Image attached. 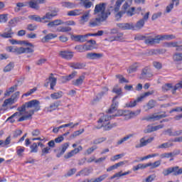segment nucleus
<instances>
[{"label":"nucleus","mask_w":182,"mask_h":182,"mask_svg":"<svg viewBox=\"0 0 182 182\" xmlns=\"http://www.w3.org/2000/svg\"><path fill=\"white\" fill-rule=\"evenodd\" d=\"M21 21V18L18 17L14 18L13 19L9 21V26L4 29V32L0 34L1 38H4V39H8L12 38L14 36V31H12V28L14 26H16V23Z\"/></svg>","instance_id":"obj_1"},{"label":"nucleus","mask_w":182,"mask_h":182,"mask_svg":"<svg viewBox=\"0 0 182 182\" xmlns=\"http://www.w3.org/2000/svg\"><path fill=\"white\" fill-rule=\"evenodd\" d=\"M26 109H33L30 110V112H33V114H35V112H39L41 110V102L38 100H32L25 102L21 106V108H20L21 112H26Z\"/></svg>","instance_id":"obj_2"},{"label":"nucleus","mask_w":182,"mask_h":182,"mask_svg":"<svg viewBox=\"0 0 182 182\" xmlns=\"http://www.w3.org/2000/svg\"><path fill=\"white\" fill-rule=\"evenodd\" d=\"M94 15H97V16H100V18L107 20V18H109V15H110V12L106 11L105 3H100L95 6Z\"/></svg>","instance_id":"obj_3"},{"label":"nucleus","mask_w":182,"mask_h":182,"mask_svg":"<svg viewBox=\"0 0 182 182\" xmlns=\"http://www.w3.org/2000/svg\"><path fill=\"white\" fill-rule=\"evenodd\" d=\"M109 120H112V116L104 115L98 120V123H102V127L104 128V130L105 132L112 130L113 127H116V126H117V124L116 123L110 124V122H109Z\"/></svg>","instance_id":"obj_4"},{"label":"nucleus","mask_w":182,"mask_h":182,"mask_svg":"<svg viewBox=\"0 0 182 182\" xmlns=\"http://www.w3.org/2000/svg\"><path fill=\"white\" fill-rule=\"evenodd\" d=\"M172 39H176V36L173 34L169 35H158L154 37V39L151 41V43H160L161 41H172Z\"/></svg>","instance_id":"obj_5"},{"label":"nucleus","mask_w":182,"mask_h":182,"mask_svg":"<svg viewBox=\"0 0 182 182\" xmlns=\"http://www.w3.org/2000/svg\"><path fill=\"white\" fill-rule=\"evenodd\" d=\"M46 83L44 84L45 87H48L50 84V90H55V86H56V82H58V79L53 77V73H50L48 78L46 80Z\"/></svg>","instance_id":"obj_6"},{"label":"nucleus","mask_w":182,"mask_h":182,"mask_svg":"<svg viewBox=\"0 0 182 182\" xmlns=\"http://www.w3.org/2000/svg\"><path fill=\"white\" fill-rule=\"evenodd\" d=\"M136 41H143L144 40V43L146 45H148V46H153V45H155V43H151L153 40H154V38L151 36H139L137 37H135Z\"/></svg>","instance_id":"obj_7"},{"label":"nucleus","mask_w":182,"mask_h":182,"mask_svg":"<svg viewBox=\"0 0 182 182\" xmlns=\"http://www.w3.org/2000/svg\"><path fill=\"white\" fill-rule=\"evenodd\" d=\"M164 117H167V114L164 112L162 114H157V113H154L151 116L143 117L141 120H146V122H149V120H152V122H156L157 120H160V119H164Z\"/></svg>","instance_id":"obj_8"},{"label":"nucleus","mask_w":182,"mask_h":182,"mask_svg":"<svg viewBox=\"0 0 182 182\" xmlns=\"http://www.w3.org/2000/svg\"><path fill=\"white\" fill-rule=\"evenodd\" d=\"M105 21H107L105 18L97 16L90 20L89 26H90V28H95V26H100V25H102V22H105Z\"/></svg>","instance_id":"obj_9"},{"label":"nucleus","mask_w":182,"mask_h":182,"mask_svg":"<svg viewBox=\"0 0 182 182\" xmlns=\"http://www.w3.org/2000/svg\"><path fill=\"white\" fill-rule=\"evenodd\" d=\"M48 146L41 150V156H46L50 153V149H53L55 146V141L51 140L48 143Z\"/></svg>","instance_id":"obj_10"},{"label":"nucleus","mask_w":182,"mask_h":182,"mask_svg":"<svg viewBox=\"0 0 182 182\" xmlns=\"http://www.w3.org/2000/svg\"><path fill=\"white\" fill-rule=\"evenodd\" d=\"M46 2V0H31L28 5L30 8H32V9H36V11H38L40 6L39 4H45Z\"/></svg>","instance_id":"obj_11"},{"label":"nucleus","mask_w":182,"mask_h":182,"mask_svg":"<svg viewBox=\"0 0 182 182\" xmlns=\"http://www.w3.org/2000/svg\"><path fill=\"white\" fill-rule=\"evenodd\" d=\"M73 52L68 50L60 51L59 56H60V58H62L63 59L70 60V59L73 58Z\"/></svg>","instance_id":"obj_12"},{"label":"nucleus","mask_w":182,"mask_h":182,"mask_svg":"<svg viewBox=\"0 0 182 182\" xmlns=\"http://www.w3.org/2000/svg\"><path fill=\"white\" fill-rule=\"evenodd\" d=\"M76 76H77V72L73 71L68 75L61 77V82L62 83H67V82L72 80V79H75Z\"/></svg>","instance_id":"obj_13"},{"label":"nucleus","mask_w":182,"mask_h":182,"mask_svg":"<svg viewBox=\"0 0 182 182\" xmlns=\"http://www.w3.org/2000/svg\"><path fill=\"white\" fill-rule=\"evenodd\" d=\"M87 59H90L91 60H95L96 59H102L103 58V53H88L85 55Z\"/></svg>","instance_id":"obj_14"},{"label":"nucleus","mask_w":182,"mask_h":182,"mask_svg":"<svg viewBox=\"0 0 182 182\" xmlns=\"http://www.w3.org/2000/svg\"><path fill=\"white\" fill-rule=\"evenodd\" d=\"M178 85V83H177L175 86H173V84L171 83H167L165 84L163 87H162V90H164V92H168V90H171L172 89V93L173 95H176V91L178 90V89H176V87Z\"/></svg>","instance_id":"obj_15"},{"label":"nucleus","mask_w":182,"mask_h":182,"mask_svg":"<svg viewBox=\"0 0 182 182\" xmlns=\"http://www.w3.org/2000/svg\"><path fill=\"white\" fill-rule=\"evenodd\" d=\"M129 8H130V4H129V3H127V2H125L124 4L122 6V11H119L115 15V17L117 19L122 18V16H123V15H124V14H126V11H127V9H129Z\"/></svg>","instance_id":"obj_16"},{"label":"nucleus","mask_w":182,"mask_h":182,"mask_svg":"<svg viewBox=\"0 0 182 182\" xmlns=\"http://www.w3.org/2000/svg\"><path fill=\"white\" fill-rule=\"evenodd\" d=\"M59 101L54 102L53 103L50 104V105L48 107H46L44 109V111L46 112V113H49L51 112H53V110H56L58 107H59Z\"/></svg>","instance_id":"obj_17"},{"label":"nucleus","mask_w":182,"mask_h":182,"mask_svg":"<svg viewBox=\"0 0 182 182\" xmlns=\"http://www.w3.org/2000/svg\"><path fill=\"white\" fill-rule=\"evenodd\" d=\"M85 77V74L81 75L77 79L73 80V85L74 86H80L83 84Z\"/></svg>","instance_id":"obj_18"},{"label":"nucleus","mask_w":182,"mask_h":182,"mask_svg":"<svg viewBox=\"0 0 182 182\" xmlns=\"http://www.w3.org/2000/svg\"><path fill=\"white\" fill-rule=\"evenodd\" d=\"M21 108H22V107H18L17 108L18 112H15L11 117H9L7 119V120H11V119H14V117H16V116L18 117H21V116H22V114H23V112L26 113V114H28V112H26V111H21L20 109H21Z\"/></svg>","instance_id":"obj_19"},{"label":"nucleus","mask_w":182,"mask_h":182,"mask_svg":"<svg viewBox=\"0 0 182 182\" xmlns=\"http://www.w3.org/2000/svg\"><path fill=\"white\" fill-rule=\"evenodd\" d=\"M139 68H140V63H134L129 67L127 72L128 73H134V72H137V69H139Z\"/></svg>","instance_id":"obj_20"},{"label":"nucleus","mask_w":182,"mask_h":182,"mask_svg":"<svg viewBox=\"0 0 182 182\" xmlns=\"http://www.w3.org/2000/svg\"><path fill=\"white\" fill-rule=\"evenodd\" d=\"M118 28H120V29H122V31H127L129 29H132L133 31V23H118L117 24Z\"/></svg>","instance_id":"obj_21"},{"label":"nucleus","mask_w":182,"mask_h":182,"mask_svg":"<svg viewBox=\"0 0 182 182\" xmlns=\"http://www.w3.org/2000/svg\"><path fill=\"white\" fill-rule=\"evenodd\" d=\"M180 154V150L176 151H173V153H164L160 155L161 159H169V157H174V156H177Z\"/></svg>","instance_id":"obj_22"},{"label":"nucleus","mask_w":182,"mask_h":182,"mask_svg":"<svg viewBox=\"0 0 182 182\" xmlns=\"http://www.w3.org/2000/svg\"><path fill=\"white\" fill-rule=\"evenodd\" d=\"M58 16V11L53 10L50 12H48L46 14L45 16H43V21H45V19H52V18H54V16Z\"/></svg>","instance_id":"obj_23"},{"label":"nucleus","mask_w":182,"mask_h":182,"mask_svg":"<svg viewBox=\"0 0 182 182\" xmlns=\"http://www.w3.org/2000/svg\"><path fill=\"white\" fill-rule=\"evenodd\" d=\"M144 20L141 18L135 25L133 24V31H139V29H141L144 26Z\"/></svg>","instance_id":"obj_24"},{"label":"nucleus","mask_w":182,"mask_h":182,"mask_svg":"<svg viewBox=\"0 0 182 182\" xmlns=\"http://www.w3.org/2000/svg\"><path fill=\"white\" fill-rule=\"evenodd\" d=\"M89 18H90V10L86 11L84 14L81 16L80 22L83 25L85 22L89 21Z\"/></svg>","instance_id":"obj_25"},{"label":"nucleus","mask_w":182,"mask_h":182,"mask_svg":"<svg viewBox=\"0 0 182 182\" xmlns=\"http://www.w3.org/2000/svg\"><path fill=\"white\" fill-rule=\"evenodd\" d=\"M69 147V143L66 142L65 144H63L62 145V148H61V151L60 153H58L56 154V157H58L59 159V157L63 156V154H65V151H66V150H68V148Z\"/></svg>","instance_id":"obj_26"},{"label":"nucleus","mask_w":182,"mask_h":182,"mask_svg":"<svg viewBox=\"0 0 182 182\" xmlns=\"http://www.w3.org/2000/svg\"><path fill=\"white\" fill-rule=\"evenodd\" d=\"M69 66L73 69H83L86 65L82 63H70Z\"/></svg>","instance_id":"obj_27"},{"label":"nucleus","mask_w":182,"mask_h":182,"mask_svg":"<svg viewBox=\"0 0 182 182\" xmlns=\"http://www.w3.org/2000/svg\"><path fill=\"white\" fill-rule=\"evenodd\" d=\"M58 36H56V34H53V33H49L48 35H46L45 37H43L41 40V41L43 43H46V42H49V41H50L51 39H55V38H56Z\"/></svg>","instance_id":"obj_28"},{"label":"nucleus","mask_w":182,"mask_h":182,"mask_svg":"<svg viewBox=\"0 0 182 182\" xmlns=\"http://www.w3.org/2000/svg\"><path fill=\"white\" fill-rule=\"evenodd\" d=\"M28 18L29 19H31V21H35L36 22H43L44 23L48 22V21H43V17L41 18V16L36 15L30 16Z\"/></svg>","instance_id":"obj_29"},{"label":"nucleus","mask_w":182,"mask_h":182,"mask_svg":"<svg viewBox=\"0 0 182 182\" xmlns=\"http://www.w3.org/2000/svg\"><path fill=\"white\" fill-rule=\"evenodd\" d=\"M171 48H176V50L178 52H181L182 50V44L179 43L177 41L171 42Z\"/></svg>","instance_id":"obj_30"},{"label":"nucleus","mask_w":182,"mask_h":182,"mask_svg":"<svg viewBox=\"0 0 182 182\" xmlns=\"http://www.w3.org/2000/svg\"><path fill=\"white\" fill-rule=\"evenodd\" d=\"M27 115L21 117L17 122H23V120H28V119H32V116H33V111H29Z\"/></svg>","instance_id":"obj_31"},{"label":"nucleus","mask_w":182,"mask_h":182,"mask_svg":"<svg viewBox=\"0 0 182 182\" xmlns=\"http://www.w3.org/2000/svg\"><path fill=\"white\" fill-rule=\"evenodd\" d=\"M15 90H18V85H15L11 87H9L6 92L4 93L5 96H11V93H14Z\"/></svg>","instance_id":"obj_32"},{"label":"nucleus","mask_w":182,"mask_h":182,"mask_svg":"<svg viewBox=\"0 0 182 182\" xmlns=\"http://www.w3.org/2000/svg\"><path fill=\"white\" fill-rule=\"evenodd\" d=\"M62 96H63V92L62 91H58V92H54L50 95V97L53 100H58V99H60Z\"/></svg>","instance_id":"obj_33"},{"label":"nucleus","mask_w":182,"mask_h":182,"mask_svg":"<svg viewBox=\"0 0 182 182\" xmlns=\"http://www.w3.org/2000/svg\"><path fill=\"white\" fill-rule=\"evenodd\" d=\"M173 176H180L182 174V168H180L178 166L172 167Z\"/></svg>","instance_id":"obj_34"},{"label":"nucleus","mask_w":182,"mask_h":182,"mask_svg":"<svg viewBox=\"0 0 182 182\" xmlns=\"http://www.w3.org/2000/svg\"><path fill=\"white\" fill-rule=\"evenodd\" d=\"M82 5L84 6L85 9H89L93 5V3L90 0H80Z\"/></svg>","instance_id":"obj_35"},{"label":"nucleus","mask_w":182,"mask_h":182,"mask_svg":"<svg viewBox=\"0 0 182 182\" xmlns=\"http://www.w3.org/2000/svg\"><path fill=\"white\" fill-rule=\"evenodd\" d=\"M150 71V69L149 68H145L142 70L140 76L139 77V79L141 80H144L146 79V76L147 75L148 73Z\"/></svg>","instance_id":"obj_36"},{"label":"nucleus","mask_w":182,"mask_h":182,"mask_svg":"<svg viewBox=\"0 0 182 182\" xmlns=\"http://www.w3.org/2000/svg\"><path fill=\"white\" fill-rule=\"evenodd\" d=\"M14 68H15V63L10 62L7 65L5 66V68L3 70V72H4L5 73L11 72V70H12Z\"/></svg>","instance_id":"obj_37"},{"label":"nucleus","mask_w":182,"mask_h":182,"mask_svg":"<svg viewBox=\"0 0 182 182\" xmlns=\"http://www.w3.org/2000/svg\"><path fill=\"white\" fill-rule=\"evenodd\" d=\"M153 140H154V137H150L149 139H148L146 140V137H142L140 139V143H142V145L144 147L146 144L151 143V141H153Z\"/></svg>","instance_id":"obj_38"},{"label":"nucleus","mask_w":182,"mask_h":182,"mask_svg":"<svg viewBox=\"0 0 182 182\" xmlns=\"http://www.w3.org/2000/svg\"><path fill=\"white\" fill-rule=\"evenodd\" d=\"M134 136V134H129L127 136H125L124 138L121 139L120 140H119L117 141V144L120 145V144H123V143H124V141H127V140H129V139H131V137H133Z\"/></svg>","instance_id":"obj_39"},{"label":"nucleus","mask_w":182,"mask_h":182,"mask_svg":"<svg viewBox=\"0 0 182 182\" xmlns=\"http://www.w3.org/2000/svg\"><path fill=\"white\" fill-rule=\"evenodd\" d=\"M61 4H62V6H63L64 8H70V9L76 8V4H75V3H72L69 1H64L61 3Z\"/></svg>","instance_id":"obj_40"},{"label":"nucleus","mask_w":182,"mask_h":182,"mask_svg":"<svg viewBox=\"0 0 182 182\" xmlns=\"http://www.w3.org/2000/svg\"><path fill=\"white\" fill-rule=\"evenodd\" d=\"M124 2V0H117L115 3L114 11V12H119L120 11V6H122V4Z\"/></svg>","instance_id":"obj_41"},{"label":"nucleus","mask_w":182,"mask_h":182,"mask_svg":"<svg viewBox=\"0 0 182 182\" xmlns=\"http://www.w3.org/2000/svg\"><path fill=\"white\" fill-rule=\"evenodd\" d=\"M154 93V91H151V92H146L144 94H142L140 97L137 98V102H141L144 97H147V96H151Z\"/></svg>","instance_id":"obj_42"},{"label":"nucleus","mask_w":182,"mask_h":182,"mask_svg":"<svg viewBox=\"0 0 182 182\" xmlns=\"http://www.w3.org/2000/svg\"><path fill=\"white\" fill-rule=\"evenodd\" d=\"M173 59L174 62H181L182 61V52L176 53L173 54Z\"/></svg>","instance_id":"obj_43"},{"label":"nucleus","mask_w":182,"mask_h":182,"mask_svg":"<svg viewBox=\"0 0 182 182\" xmlns=\"http://www.w3.org/2000/svg\"><path fill=\"white\" fill-rule=\"evenodd\" d=\"M14 103H15V101H14V100L10 97V98L4 100V102L2 105V107H6V106H11V105H14Z\"/></svg>","instance_id":"obj_44"},{"label":"nucleus","mask_w":182,"mask_h":182,"mask_svg":"<svg viewBox=\"0 0 182 182\" xmlns=\"http://www.w3.org/2000/svg\"><path fill=\"white\" fill-rule=\"evenodd\" d=\"M82 13L80 12V10L75 9L68 11V16H77L79 15H81Z\"/></svg>","instance_id":"obj_45"},{"label":"nucleus","mask_w":182,"mask_h":182,"mask_svg":"<svg viewBox=\"0 0 182 182\" xmlns=\"http://www.w3.org/2000/svg\"><path fill=\"white\" fill-rule=\"evenodd\" d=\"M149 167H151V168H157V167H159V166L161 164V161H156L154 163L149 162L148 163Z\"/></svg>","instance_id":"obj_46"},{"label":"nucleus","mask_w":182,"mask_h":182,"mask_svg":"<svg viewBox=\"0 0 182 182\" xmlns=\"http://www.w3.org/2000/svg\"><path fill=\"white\" fill-rule=\"evenodd\" d=\"M146 107H148L149 110H150V109L156 107V101L154 100H149L146 104Z\"/></svg>","instance_id":"obj_47"},{"label":"nucleus","mask_w":182,"mask_h":182,"mask_svg":"<svg viewBox=\"0 0 182 182\" xmlns=\"http://www.w3.org/2000/svg\"><path fill=\"white\" fill-rule=\"evenodd\" d=\"M154 178H156V175H149L145 179H143L142 182H153L154 181Z\"/></svg>","instance_id":"obj_48"},{"label":"nucleus","mask_w":182,"mask_h":182,"mask_svg":"<svg viewBox=\"0 0 182 182\" xmlns=\"http://www.w3.org/2000/svg\"><path fill=\"white\" fill-rule=\"evenodd\" d=\"M105 95L104 92H102L100 93H99L95 98L93 99L92 103V105H95V103H97V102H99L100 100V99H102V96H103Z\"/></svg>","instance_id":"obj_49"},{"label":"nucleus","mask_w":182,"mask_h":182,"mask_svg":"<svg viewBox=\"0 0 182 182\" xmlns=\"http://www.w3.org/2000/svg\"><path fill=\"white\" fill-rule=\"evenodd\" d=\"M171 146H173V144H169L168 142H166L161 145H159L157 146V149H168V147H171Z\"/></svg>","instance_id":"obj_50"},{"label":"nucleus","mask_w":182,"mask_h":182,"mask_svg":"<svg viewBox=\"0 0 182 182\" xmlns=\"http://www.w3.org/2000/svg\"><path fill=\"white\" fill-rule=\"evenodd\" d=\"M1 23H5L8 22V14H0Z\"/></svg>","instance_id":"obj_51"},{"label":"nucleus","mask_w":182,"mask_h":182,"mask_svg":"<svg viewBox=\"0 0 182 182\" xmlns=\"http://www.w3.org/2000/svg\"><path fill=\"white\" fill-rule=\"evenodd\" d=\"M38 28V26L35 24H28L26 27L27 31H30L31 32H33V31H36Z\"/></svg>","instance_id":"obj_52"},{"label":"nucleus","mask_w":182,"mask_h":182,"mask_svg":"<svg viewBox=\"0 0 182 182\" xmlns=\"http://www.w3.org/2000/svg\"><path fill=\"white\" fill-rule=\"evenodd\" d=\"M83 132H85L84 129L75 131L73 132V134H71L70 137H73V138L77 137V136H80V134H82V133H83Z\"/></svg>","instance_id":"obj_53"},{"label":"nucleus","mask_w":182,"mask_h":182,"mask_svg":"<svg viewBox=\"0 0 182 182\" xmlns=\"http://www.w3.org/2000/svg\"><path fill=\"white\" fill-rule=\"evenodd\" d=\"M58 32H63V33H65V32H70V31H72V28L70 27H63V26H61V27H59V28L58 29Z\"/></svg>","instance_id":"obj_54"},{"label":"nucleus","mask_w":182,"mask_h":182,"mask_svg":"<svg viewBox=\"0 0 182 182\" xmlns=\"http://www.w3.org/2000/svg\"><path fill=\"white\" fill-rule=\"evenodd\" d=\"M23 52H24L23 47L14 48V53H16V55H22V53H23Z\"/></svg>","instance_id":"obj_55"},{"label":"nucleus","mask_w":182,"mask_h":182,"mask_svg":"<svg viewBox=\"0 0 182 182\" xmlns=\"http://www.w3.org/2000/svg\"><path fill=\"white\" fill-rule=\"evenodd\" d=\"M124 39L123 37V33H118L114 37V41H122Z\"/></svg>","instance_id":"obj_56"},{"label":"nucleus","mask_w":182,"mask_h":182,"mask_svg":"<svg viewBox=\"0 0 182 182\" xmlns=\"http://www.w3.org/2000/svg\"><path fill=\"white\" fill-rule=\"evenodd\" d=\"M31 153H38V144L33 143L31 146H30Z\"/></svg>","instance_id":"obj_57"},{"label":"nucleus","mask_w":182,"mask_h":182,"mask_svg":"<svg viewBox=\"0 0 182 182\" xmlns=\"http://www.w3.org/2000/svg\"><path fill=\"white\" fill-rule=\"evenodd\" d=\"M92 173V171L90 169L85 168L80 171V173L82 174V176H89Z\"/></svg>","instance_id":"obj_58"},{"label":"nucleus","mask_w":182,"mask_h":182,"mask_svg":"<svg viewBox=\"0 0 182 182\" xmlns=\"http://www.w3.org/2000/svg\"><path fill=\"white\" fill-rule=\"evenodd\" d=\"M137 105V99L126 104V107H134Z\"/></svg>","instance_id":"obj_59"},{"label":"nucleus","mask_w":182,"mask_h":182,"mask_svg":"<svg viewBox=\"0 0 182 182\" xmlns=\"http://www.w3.org/2000/svg\"><path fill=\"white\" fill-rule=\"evenodd\" d=\"M153 65L154 66V68L156 69H158L159 70H160V69H161V68H163V65L161 64V63L158 62V61H154Z\"/></svg>","instance_id":"obj_60"},{"label":"nucleus","mask_w":182,"mask_h":182,"mask_svg":"<svg viewBox=\"0 0 182 182\" xmlns=\"http://www.w3.org/2000/svg\"><path fill=\"white\" fill-rule=\"evenodd\" d=\"M21 134H22V130H21V129L15 130L13 132V137H14V139H16V137H19V136H21Z\"/></svg>","instance_id":"obj_61"},{"label":"nucleus","mask_w":182,"mask_h":182,"mask_svg":"<svg viewBox=\"0 0 182 182\" xmlns=\"http://www.w3.org/2000/svg\"><path fill=\"white\" fill-rule=\"evenodd\" d=\"M103 141H106V138H99L93 141V144H100V143H103Z\"/></svg>","instance_id":"obj_62"},{"label":"nucleus","mask_w":182,"mask_h":182,"mask_svg":"<svg viewBox=\"0 0 182 182\" xmlns=\"http://www.w3.org/2000/svg\"><path fill=\"white\" fill-rule=\"evenodd\" d=\"M76 173V168H71L68 173L65 175V177H70V176H73Z\"/></svg>","instance_id":"obj_63"},{"label":"nucleus","mask_w":182,"mask_h":182,"mask_svg":"<svg viewBox=\"0 0 182 182\" xmlns=\"http://www.w3.org/2000/svg\"><path fill=\"white\" fill-rule=\"evenodd\" d=\"M75 49H76L77 52H85V46H76Z\"/></svg>","instance_id":"obj_64"}]
</instances>
